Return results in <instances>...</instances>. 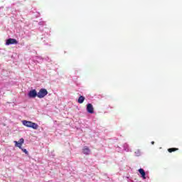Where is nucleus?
Segmentation results:
<instances>
[{"label":"nucleus","instance_id":"1","mask_svg":"<svg viewBox=\"0 0 182 182\" xmlns=\"http://www.w3.org/2000/svg\"><path fill=\"white\" fill-rule=\"evenodd\" d=\"M22 123L23 126H26V127H30L31 129H34V130H38L39 126L38 124L35 122H32L31 121H27V120H23Z\"/></svg>","mask_w":182,"mask_h":182},{"label":"nucleus","instance_id":"2","mask_svg":"<svg viewBox=\"0 0 182 182\" xmlns=\"http://www.w3.org/2000/svg\"><path fill=\"white\" fill-rule=\"evenodd\" d=\"M24 141L25 139H23V138H21L18 141H14L15 147H18V149L22 150L23 152L25 153V154H29V152L26 149L22 148V144H23Z\"/></svg>","mask_w":182,"mask_h":182},{"label":"nucleus","instance_id":"3","mask_svg":"<svg viewBox=\"0 0 182 182\" xmlns=\"http://www.w3.org/2000/svg\"><path fill=\"white\" fill-rule=\"evenodd\" d=\"M48 95V90L45 88H42L39 90V92L37 93V97L39 99H43L45 96Z\"/></svg>","mask_w":182,"mask_h":182},{"label":"nucleus","instance_id":"4","mask_svg":"<svg viewBox=\"0 0 182 182\" xmlns=\"http://www.w3.org/2000/svg\"><path fill=\"white\" fill-rule=\"evenodd\" d=\"M6 45L7 46L9 45H18V41L15 38H9L6 40Z\"/></svg>","mask_w":182,"mask_h":182},{"label":"nucleus","instance_id":"5","mask_svg":"<svg viewBox=\"0 0 182 182\" xmlns=\"http://www.w3.org/2000/svg\"><path fill=\"white\" fill-rule=\"evenodd\" d=\"M38 97V92L36 90H32L28 92V97L31 99H35V97Z\"/></svg>","mask_w":182,"mask_h":182},{"label":"nucleus","instance_id":"6","mask_svg":"<svg viewBox=\"0 0 182 182\" xmlns=\"http://www.w3.org/2000/svg\"><path fill=\"white\" fill-rule=\"evenodd\" d=\"M87 113H90V114H93L95 113V108H93V105L90 103L87 105Z\"/></svg>","mask_w":182,"mask_h":182},{"label":"nucleus","instance_id":"7","mask_svg":"<svg viewBox=\"0 0 182 182\" xmlns=\"http://www.w3.org/2000/svg\"><path fill=\"white\" fill-rule=\"evenodd\" d=\"M82 153L83 154H85L86 156H89L92 153V151H90V149L87 146H84L82 149Z\"/></svg>","mask_w":182,"mask_h":182},{"label":"nucleus","instance_id":"8","mask_svg":"<svg viewBox=\"0 0 182 182\" xmlns=\"http://www.w3.org/2000/svg\"><path fill=\"white\" fill-rule=\"evenodd\" d=\"M139 173L141 174L142 178L144 180H146V172L144 171V169L143 168H139Z\"/></svg>","mask_w":182,"mask_h":182},{"label":"nucleus","instance_id":"9","mask_svg":"<svg viewBox=\"0 0 182 182\" xmlns=\"http://www.w3.org/2000/svg\"><path fill=\"white\" fill-rule=\"evenodd\" d=\"M83 102H85V97L80 96L79 98H78V103L82 105V103H83Z\"/></svg>","mask_w":182,"mask_h":182},{"label":"nucleus","instance_id":"10","mask_svg":"<svg viewBox=\"0 0 182 182\" xmlns=\"http://www.w3.org/2000/svg\"><path fill=\"white\" fill-rule=\"evenodd\" d=\"M178 150V148H169L168 149V153H173V151H177Z\"/></svg>","mask_w":182,"mask_h":182},{"label":"nucleus","instance_id":"11","mask_svg":"<svg viewBox=\"0 0 182 182\" xmlns=\"http://www.w3.org/2000/svg\"><path fill=\"white\" fill-rule=\"evenodd\" d=\"M151 144H154V141H151Z\"/></svg>","mask_w":182,"mask_h":182}]
</instances>
